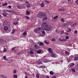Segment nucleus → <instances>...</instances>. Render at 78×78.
<instances>
[{"label": "nucleus", "mask_w": 78, "mask_h": 78, "mask_svg": "<svg viewBox=\"0 0 78 78\" xmlns=\"http://www.w3.org/2000/svg\"><path fill=\"white\" fill-rule=\"evenodd\" d=\"M25 3H26V4H27V5H28L29 4H30V3H29L28 2V1H26Z\"/></svg>", "instance_id": "nucleus-43"}, {"label": "nucleus", "mask_w": 78, "mask_h": 78, "mask_svg": "<svg viewBox=\"0 0 78 78\" xmlns=\"http://www.w3.org/2000/svg\"><path fill=\"white\" fill-rule=\"evenodd\" d=\"M6 5H8V4L6 2H5L4 4H2V6H6Z\"/></svg>", "instance_id": "nucleus-19"}, {"label": "nucleus", "mask_w": 78, "mask_h": 78, "mask_svg": "<svg viewBox=\"0 0 78 78\" xmlns=\"http://www.w3.org/2000/svg\"><path fill=\"white\" fill-rule=\"evenodd\" d=\"M67 60L68 62H70V60L67 59Z\"/></svg>", "instance_id": "nucleus-57"}, {"label": "nucleus", "mask_w": 78, "mask_h": 78, "mask_svg": "<svg viewBox=\"0 0 78 78\" xmlns=\"http://www.w3.org/2000/svg\"><path fill=\"white\" fill-rule=\"evenodd\" d=\"M18 24V22H17L16 23H13V25H17V24Z\"/></svg>", "instance_id": "nucleus-41"}, {"label": "nucleus", "mask_w": 78, "mask_h": 78, "mask_svg": "<svg viewBox=\"0 0 78 78\" xmlns=\"http://www.w3.org/2000/svg\"><path fill=\"white\" fill-rule=\"evenodd\" d=\"M23 8H24V9H25V8H26V7L25 6H23Z\"/></svg>", "instance_id": "nucleus-56"}, {"label": "nucleus", "mask_w": 78, "mask_h": 78, "mask_svg": "<svg viewBox=\"0 0 78 78\" xmlns=\"http://www.w3.org/2000/svg\"><path fill=\"white\" fill-rule=\"evenodd\" d=\"M41 27H39L37 29H36L34 30V32L35 33H39V32L41 31Z\"/></svg>", "instance_id": "nucleus-3"}, {"label": "nucleus", "mask_w": 78, "mask_h": 78, "mask_svg": "<svg viewBox=\"0 0 78 78\" xmlns=\"http://www.w3.org/2000/svg\"><path fill=\"white\" fill-rule=\"evenodd\" d=\"M3 16H7V15H8V13H6V12L4 11L3 12Z\"/></svg>", "instance_id": "nucleus-10"}, {"label": "nucleus", "mask_w": 78, "mask_h": 78, "mask_svg": "<svg viewBox=\"0 0 78 78\" xmlns=\"http://www.w3.org/2000/svg\"><path fill=\"white\" fill-rule=\"evenodd\" d=\"M25 17L27 19H29V17L28 16H25Z\"/></svg>", "instance_id": "nucleus-49"}, {"label": "nucleus", "mask_w": 78, "mask_h": 78, "mask_svg": "<svg viewBox=\"0 0 78 78\" xmlns=\"http://www.w3.org/2000/svg\"><path fill=\"white\" fill-rule=\"evenodd\" d=\"M25 78H28V76H25Z\"/></svg>", "instance_id": "nucleus-64"}, {"label": "nucleus", "mask_w": 78, "mask_h": 78, "mask_svg": "<svg viewBox=\"0 0 78 78\" xmlns=\"http://www.w3.org/2000/svg\"><path fill=\"white\" fill-rule=\"evenodd\" d=\"M8 29H9V27H8L7 26H6L4 27V30L5 31H6V30Z\"/></svg>", "instance_id": "nucleus-12"}, {"label": "nucleus", "mask_w": 78, "mask_h": 78, "mask_svg": "<svg viewBox=\"0 0 78 78\" xmlns=\"http://www.w3.org/2000/svg\"><path fill=\"white\" fill-rule=\"evenodd\" d=\"M39 64H42V62H39Z\"/></svg>", "instance_id": "nucleus-63"}, {"label": "nucleus", "mask_w": 78, "mask_h": 78, "mask_svg": "<svg viewBox=\"0 0 78 78\" xmlns=\"http://www.w3.org/2000/svg\"><path fill=\"white\" fill-rule=\"evenodd\" d=\"M3 58H5V60H6V56H5L3 57Z\"/></svg>", "instance_id": "nucleus-46"}, {"label": "nucleus", "mask_w": 78, "mask_h": 78, "mask_svg": "<svg viewBox=\"0 0 78 78\" xmlns=\"http://www.w3.org/2000/svg\"><path fill=\"white\" fill-rule=\"evenodd\" d=\"M36 78H39V74H37L36 75Z\"/></svg>", "instance_id": "nucleus-29"}, {"label": "nucleus", "mask_w": 78, "mask_h": 78, "mask_svg": "<svg viewBox=\"0 0 78 78\" xmlns=\"http://www.w3.org/2000/svg\"><path fill=\"white\" fill-rule=\"evenodd\" d=\"M74 61H77L78 60V55L76 56L74 58Z\"/></svg>", "instance_id": "nucleus-11"}, {"label": "nucleus", "mask_w": 78, "mask_h": 78, "mask_svg": "<svg viewBox=\"0 0 78 78\" xmlns=\"http://www.w3.org/2000/svg\"><path fill=\"white\" fill-rule=\"evenodd\" d=\"M15 31H16V30H12V34H14V33H15Z\"/></svg>", "instance_id": "nucleus-31"}, {"label": "nucleus", "mask_w": 78, "mask_h": 78, "mask_svg": "<svg viewBox=\"0 0 78 78\" xmlns=\"http://www.w3.org/2000/svg\"><path fill=\"white\" fill-rule=\"evenodd\" d=\"M39 67H40V68H41V69H45L46 67L44 66H39Z\"/></svg>", "instance_id": "nucleus-14"}, {"label": "nucleus", "mask_w": 78, "mask_h": 78, "mask_svg": "<svg viewBox=\"0 0 78 78\" xmlns=\"http://www.w3.org/2000/svg\"><path fill=\"white\" fill-rule=\"evenodd\" d=\"M49 73L50 75H53L54 74L53 72L52 71H50Z\"/></svg>", "instance_id": "nucleus-20"}, {"label": "nucleus", "mask_w": 78, "mask_h": 78, "mask_svg": "<svg viewBox=\"0 0 78 78\" xmlns=\"http://www.w3.org/2000/svg\"><path fill=\"white\" fill-rule=\"evenodd\" d=\"M41 27L43 28V30H46V31H50L52 27L49 26L47 23H43L41 24Z\"/></svg>", "instance_id": "nucleus-1"}, {"label": "nucleus", "mask_w": 78, "mask_h": 78, "mask_svg": "<svg viewBox=\"0 0 78 78\" xmlns=\"http://www.w3.org/2000/svg\"><path fill=\"white\" fill-rule=\"evenodd\" d=\"M26 12H27V15H29V14H30V11L27 10L26 11Z\"/></svg>", "instance_id": "nucleus-23"}, {"label": "nucleus", "mask_w": 78, "mask_h": 78, "mask_svg": "<svg viewBox=\"0 0 78 78\" xmlns=\"http://www.w3.org/2000/svg\"><path fill=\"white\" fill-rule=\"evenodd\" d=\"M51 57H53V58H56L57 57V55L55 53H53V52L52 53H51Z\"/></svg>", "instance_id": "nucleus-4"}, {"label": "nucleus", "mask_w": 78, "mask_h": 78, "mask_svg": "<svg viewBox=\"0 0 78 78\" xmlns=\"http://www.w3.org/2000/svg\"><path fill=\"white\" fill-rule=\"evenodd\" d=\"M1 77L3 78H7V77L5 76V75H2L1 76Z\"/></svg>", "instance_id": "nucleus-15"}, {"label": "nucleus", "mask_w": 78, "mask_h": 78, "mask_svg": "<svg viewBox=\"0 0 78 78\" xmlns=\"http://www.w3.org/2000/svg\"><path fill=\"white\" fill-rule=\"evenodd\" d=\"M66 39H69V36H66Z\"/></svg>", "instance_id": "nucleus-32"}, {"label": "nucleus", "mask_w": 78, "mask_h": 78, "mask_svg": "<svg viewBox=\"0 0 78 78\" xmlns=\"http://www.w3.org/2000/svg\"><path fill=\"white\" fill-rule=\"evenodd\" d=\"M44 62H48V61L46 59H45L43 61Z\"/></svg>", "instance_id": "nucleus-28"}, {"label": "nucleus", "mask_w": 78, "mask_h": 78, "mask_svg": "<svg viewBox=\"0 0 78 78\" xmlns=\"http://www.w3.org/2000/svg\"><path fill=\"white\" fill-rule=\"evenodd\" d=\"M43 45H44V44L42 42H40V44H39V45L41 46Z\"/></svg>", "instance_id": "nucleus-27"}, {"label": "nucleus", "mask_w": 78, "mask_h": 78, "mask_svg": "<svg viewBox=\"0 0 78 78\" xmlns=\"http://www.w3.org/2000/svg\"><path fill=\"white\" fill-rule=\"evenodd\" d=\"M12 11L10 10L8 11V12H10V13H12Z\"/></svg>", "instance_id": "nucleus-48"}, {"label": "nucleus", "mask_w": 78, "mask_h": 78, "mask_svg": "<svg viewBox=\"0 0 78 78\" xmlns=\"http://www.w3.org/2000/svg\"><path fill=\"white\" fill-rule=\"evenodd\" d=\"M76 3L77 4V5H78V0L76 1Z\"/></svg>", "instance_id": "nucleus-55"}, {"label": "nucleus", "mask_w": 78, "mask_h": 78, "mask_svg": "<svg viewBox=\"0 0 78 78\" xmlns=\"http://www.w3.org/2000/svg\"><path fill=\"white\" fill-rule=\"evenodd\" d=\"M44 42L46 44H49V42H48L47 41H45Z\"/></svg>", "instance_id": "nucleus-30"}, {"label": "nucleus", "mask_w": 78, "mask_h": 78, "mask_svg": "<svg viewBox=\"0 0 78 78\" xmlns=\"http://www.w3.org/2000/svg\"><path fill=\"white\" fill-rule=\"evenodd\" d=\"M2 17V16L0 15V19H1Z\"/></svg>", "instance_id": "nucleus-59"}, {"label": "nucleus", "mask_w": 78, "mask_h": 78, "mask_svg": "<svg viewBox=\"0 0 78 78\" xmlns=\"http://www.w3.org/2000/svg\"><path fill=\"white\" fill-rule=\"evenodd\" d=\"M65 53L67 55H69V53H68L67 51H66Z\"/></svg>", "instance_id": "nucleus-47"}, {"label": "nucleus", "mask_w": 78, "mask_h": 78, "mask_svg": "<svg viewBox=\"0 0 78 78\" xmlns=\"http://www.w3.org/2000/svg\"><path fill=\"white\" fill-rule=\"evenodd\" d=\"M76 70H78V65H77L76 67Z\"/></svg>", "instance_id": "nucleus-44"}, {"label": "nucleus", "mask_w": 78, "mask_h": 78, "mask_svg": "<svg viewBox=\"0 0 78 78\" xmlns=\"http://www.w3.org/2000/svg\"><path fill=\"white\" fill-rule=\"evenodd\" d=\"M67 24H68V23H64L62 24V27H67Z\"/></svg>", "instance_id": "nucleus-5"}, {"label": "nucleus", "mask_w": 78, "mask_h": 78, "mask_svg": "<svg viewBox=\"0 0 78 78\" xmlns=\"http://www.w3.org/2000/svg\"><path fill=\"white\" fill-rule=\"evenodd\" d=\"M55 40H56L55 39V38H53L52 39L51 41H52V42H54V41H55Z\"/></svg>", "instance_id": "nucleus-33"}, {"label": "nucleus", "mask_w": 78, "mask_h": 78, "mask_svg": "<svg viewBox=\"0 0 78 78\" xmlns=\"http://www.w3.org/2000/svg\"><path fill=\"white\" fill-rule=\"evenodd\" d=\"M58 40H59V41H61L62 42H63L64 41H66V39H61V38H59L58 39Z\"/></svg>", "instance_id": "nucleus-7"}, {"label": "nucleus", "mask_w": 78, "mask_h": 78, "mask_svg": "<svg viewBox=\"0 0 78 78\" xmlns=\"http://www.w3.org/2000/svg\"><path fill=\"white\" fill-rule=\"evenodd\" d=\"M8 7L9 8H11L12 6L11 5H9Z\"/></svg>", "instance_id": "nucleus-54"}, {"label": "nucleus", "mask_w": 78, "mask_h": 78, "mask_svg": "<svg viewBox=\"0 0 78 78\" xmlns=\"http://www.w3.org/2000/svg\"><path fill=\"white\" fill-rule=\"evenodd\" d=\"M70 67H72V66H72L71 64H70Z\"/></svg>", "instance_id": "nucleus-61"}, {"label": "nucleus", "mask_w": 78, "mask_h": 78, "mask_svg": "<svg viewBox=\"0 0 78 78\" xmlns=\"http://www.w3.org/2000/svg\"><path fill=\"white\" fill-rule=\"evenodd\" d=\"M62 22L64 23L65 22V21L64 20V19L63 18H62L61 20Z\"/></svg>", "instance_id": "nucleus-25"}, {"label": "nucleus", "mask_w": 78, "mask_h": 78, "mask_svg": "<svg viewBox=\"0 0 78 78\" xmlns=\"http://www.w3.org/2000/svg\"><path fill=\"white\" fill-rule=\"evenodd\" d=\"M17 8H19V9H22V7L19 5H17Z\"/></svg>", "instance_id": "nucleus-24"}, {"label": "nucleus", "mask_w": 78, "mask_h": 78, "mask_svg": "<svg viewBox=\"0 0 78 78\" xmlns=\"http://www.w3.org/2000/svg\"><path fill=\"white\" fill-rule=\"evenodd\" d=\"M12 13H16V11H12Z\"/></svg>", "instance_id": "nucleus-50"}, {"label": "nucleus", "mask_w": 78, "mask_h": 78, "mask_svg": "<svg viewBox=\"0 0 78 78\" xmlns=\"http://www.w3.org/2000/svg\"><path fill=\"white\" fill-rule=\"evenodd\" d=\"M30 50H33V49L32 48H30Z\"/></svg>", "instance_id": "nucleus-58"}, {"label": "nucleus", "mask_w": 78, "mask_h": 78, "mask_svg": "<svg viewBox=\"0 0 78 78\" xmlns=\"http://www.w3.org/2000/svg\"><path fill=\"white\" fill-rule=\"evenodd\" d=\"M43 18V20H45H45H47L48 18L47 17V14H46V16H45Z\"/></svg>", "instance_id": "nucleus-21"}, {"label": "nucleus", "mask_w": 78, "mask_h": 78, "mask_svg": "<svg viewBox=\"0 0 78 78\" xmlns=\"http://www.w3.org/2000/svg\"><path fill=\"white\" fill-rule=\"evenodd\" d=\"M46 16V14L45 13H44L42 12H40L38 15V17L39 18H42Z\"/></svg>", "instance_id": "nucleus-2"}, {"label": "nucleus", "mask_w": 78, "mask_h": 78, "mask_svg": "<svg viewBox=\"0 0 78 78\" xmlns=\"http://www.w3.org/2000/svg\"><path fill=\"white\" fill-rule=\"evenodd\" d=\"M16 48V47H14V48H12L11 50H12V51H13V50H15V48Z\"/></svg>", "instance_id": "nucleus-34"}, {"label": "nucleus", "mask_w": 78, "mask_h": 78, "mask_svg": "<svg viewBox=\"0 0 78 78\" xmlns=\"http://www.w3.org/2000/svg\"><path fill=\"white\" fill-rule=\"evenodd\" d=\"M17 72V70L16 69H15L13 71V73H16Z\"/></svg>", "instance_id": "nucleus-26"}, {"label": "nucleus", "mask_w": 78, "mask_h": 78, "mask_svg": "<svg viewBox=\"0 0 78 78\" xmlns=\"http://www.w3.org/2000/svg\"><path fill=\"white\" fill-rule=\"evenodd\" d=\"M42 33L43 34L45 35V31H42Z\"/></svg>", "instance_id": "nucleus-36"}, {"label": "nucleus", "mask_w": 78, "mask_h": 78, "mask_svg": "<svg viewBox=\"0 0 78 78\" xmlns=\"http://www.w3.org/2000/svg\"><path fill=\"white\" fill-rule=\"evenodd\" d=\"M52 78H56V76H55L52 77Z\"/></svg>", "instance_id": "nucleus-60"}, {"label": "nucleus", "mask_w": 78, "mask_h": 78, "mask_svg": "<svg viewBox=\"0 0 78 78\" xmlns=\"http://www.w3.org/2000/svg\"><path fill=\"white\" fill-rule=\"evenodd\" d=\"M58 16H56L54 17V19H58Z\"/></svg>", "instance_id": "nucleus-38"}, {"label": "nucleus", "mask_w": 78, "mask_h": 78, "mask_svg": "<svg viewBox=\"0 0 78 78\" xmlns=\"http://www.w3.org/2000/svg\"><path fill=\"white\" fill-rule=\"evenodd\" d=\"M46 78H50V77H49V76H47Z\"/></svg>", "instance_id": "nucleus-62"}, {"label": "nucleus", "mask_w": 78, "mask_h": 78, "mask_svg": "<svg viewBox=\"0 0 78 78\" xmlns=\"http://www.w3.org/2000/svg\"><path fill=\"white\" fill-rule=\"evenodd\" d=\"M14 78H17V75H14Z\"/></svg>", "instance_id": "nucleus-42"}, {"label": "nucleus", "mask_w": 78, "mask_h": 78, "mask_svg": "<svg viewBox=\"0 0 78 78\" xmlns=\"http://www.w3.org/2000/svg\"><path fill=\"white\" fill-rule=\"evenodd\" d=\"M37 53L38 54H40L41 53V50H39L37 51Z\"/></svg>", "instance_id": "nucleus-22"}, {"label": "nucleus", "mask_w": 78, "mask_h": 78, "mask_svg": "<svg viewBox=\"0 0 78 78\" xmlns=\"http://www.w3.org/2000/svg\"><path fill=\"white\" fill-rule=\"evenodd\" d=\"M65 34H66V35H68V34H69V33H67V32H65Z\"/></svg>", "instance_id": "nucleus-51"}, {"label": "nucleus", "mask_w": 78, "mask_h": 78, "mask_svg": "<svg viewBox=\"0 0 78 78\" xmlns=\"http://www.w3.org/2000/svg\"><path fill=\"white\" fill-rule=\"evenodd\" d=\"M34 48L35 49H38L39 48V47L37 44H35L34 46Z\"/></svg>", "instance_id": "nucleus-9"}, {"label": "nucleus", "mask_w": 78, "mask_h": 78, "mask_svg": "<svg viewBox=\"0 0 78 78\" xmlns=\"http://www.w3.org/2000/svg\"><path fill=\"white\" fill-rule=\"evenodd\" d=\"M67 23H68V24H67V26H68L69 25H70V23L67 22Z\"/></svg>", "instance_id": "nucleus-52"}, {"label": "nucleus", "mask_w": 78, "mask_h": 78, "mask_svg": "<svg viewBox=\"0 0 78 78\" xmlns=\"http://www.w3.org/2000/svg\"><path fill=\"white\" fill-rule=\"evenodd\" d=\"M76 23H75L73 24L72 27H76Z\"/></svg>", "instance_id": "nucleus-16"}, {"label": "nucleus", "mask_w": 78, "mask_h": 78, "mask_svg": "<svg viewBox=\"0 0 78 78\" xmlns=\"http://www.w3.org/2000/svg\"><path fill=\"white\" fill-rule=\"evenodd\" d=\"M30 54H33V51H31L30 52Z\"/></svg>", "instance_id": "nucleus-45"}, {"label": "nucleus", "mask_w": 78, "mask_h": 78, "mask_svg": "<svg viewBox=\"0 0 78 78\" xmlns=\"http://www.w3.org/2000/svg\"><path fill=\"white\" fill-rule=\"evenodd\" d=\"M48 51L49 53H51L53 52V51L51 50V48H49L48 49Z\"/></svg>", "instance_id": "nucleus-6"}, {"label": "nucleus", "mask_w": 78, "mask_h": 78, "mask_svg": "<svg viewBox=\"0 0 78 78\" xmlns=\"http://www.w3.org/2000/svg\"><path fill=\"white\" fill-rule=\"evenodd\" d=\"M71 29L70 28H68L66 30V31L68 33H69V32H70L71 31Z\"/></svg>", "instance_id": "nucleus-8"}, {"label": "nucleus", "mask_w": 78, "mask_h": 78, "mask_svg": "<svg viewBox=\"0 0 78 78\" xmlns=\"http://www.w3.org/2000/svg\"><path fill=\"white\" fill-rule=\"evenodd\" d=\"M27 31H24L23 33V36H25V35H27Z\"/></svg>", "instance_id": "nucleus-17"}, {"label": "nucleus", "mask_w": 78, "mask_h": 78, "mask_svg": "<svg viewBox=\"0 0 78 78\" xmlns=\"http://www.w3.org/2000/svg\"><path fill=\"white\" fill-rule=\"evenodd\" d=\"M7 51V50L6 48H4V49L3 50L4 52H6Z\"/></svg>", "instance_id": "nucleus-37"}, {"label": "nucleus", "mask_w": 78, "mask_h": 78, "mask_svg": "<svg viewBox=\"0 0 78 78\" xmlns=\"http://www.w3.org/2000/svg\"><path fill=\"white\" fill-rule=\"evenodd\" d=\"M71 70L73 72H75V70L74 69H72Z\"/></svg>", "instance_id": "nucleus-40"}, {"label": "nucleus", "mask_w": 78, "mask_h": 78, "mask_svg": "<svg viewBox=\"0 0 78 78\" xmlns=\"http://www.w3.org/2000/svg\"><path fill=\"white\" fill-rule=\"evenodd\" d=\"M74 33L75 34H77L78 33V31L77 30H75L74 32Z\"/></svg>", "instance_id": "nucleus-39"}, {"label": "nucleus", "mask_w": 78, "mask_h": 78, "mask_svg": "<svg viewBox=\"0 0 78 78\" xmlns=\"http://www.w3.org/2000/svg\"><path fill=\"white\" fill-rule=\"evenodd\" d=\"M45 2L46 3H49V1H48L47 0H45Z\"/></svg>", "instance_id": "nucleus-35"}, {"label": "nucleus", "mask_w": 78, "mask_h": 78, "mask_svg": "<svg viewBox=\"0 0 78 78\" xmlns=\"http://www.w3.org/2000/svg\"><path fill=\"white\" fill-rule=\"evenodd\" d=\"M40 5L42 8H44V7L45 6V4H44V3H42L40 4Z\"/></svg>", "instance_id": "nucleus-13"}, {"label": "nucleus", "mask_w": 78, "mask_h": 78, "mask_svg": "<svg viewBox=\"0 0 78 78\" xmlns=\"http://www.w3.org/2000/svg\"><path fill=\"white\" fill-rule=\"evenodd\" d=\"M71 64V66H73L75 65V64L74 63H72Z\"/></svg>", "instance_id": "nucleus-53"}, {"label": "nucleus", "mask_w": 78, "mask_h": 78, "mask_svg": "<svg viewBox=\"0 0 78 78\" xmlns=\"http://www.w3.org/2000/svg\"><path fill=\"white\" fill-rule=\"evenodd\" d=\"M31 7V5L30 4H29L28 5H27L26 6L27 8H30V7Z\"/></svg>", "instance_id": "nucleus-18"}]
</instances>
